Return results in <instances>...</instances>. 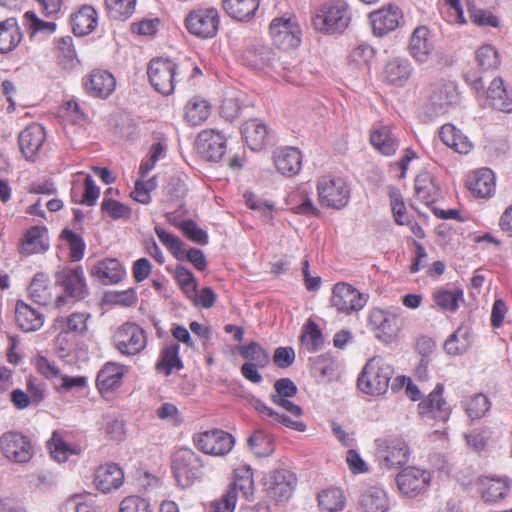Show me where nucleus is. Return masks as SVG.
<instances>
[{
    "label": "nucleus",
    "mask_w": 512,
    "mask_h": 512,
    "mask_svg": "<svg viewBox=\"0 0 512 512\" xmlns=\"http://www.w3.org/2000/svg\"><path fill=\"white\" fill-rule=\"evenodd\" d=\"M227 490H233L236 500L238 492L246 499L253 495L254 480L250 466L241 465L234 469V480Z\"/></svg>",
    "instance_id": "44"
},
{
    "label": "nucleus",
    "mask_w": 512,
    "mask_h": 512,
    "mask_svg": "<svg viewBox=\"0 0 512 512\" xmlns=\"http://www.w3.org/2000/svg\"><path fill=\"white\" fill-rule=\"evenodd\" d=\"M84 86L90 95L107 98L115 90L116 81L110 72L96 69L84 80Z\"/></svg>",
    "instance_id": "25"
},
{
    "label": "nucleus",
    "mask_w": 512,
    "mask_h": 512,
    "mask_svg": "<svg viewBox=\"0 0 512 512\" xmlns=\"http://www.w3.org/2000/svg\"><path fill=\"white\" fill-rule=\"evenodd\" d=\"M119 512H153V508L147 499L132 495L120 502Z\"/></svg>",
    "instance_id": "64"
},
{
    "label": "nucleus",
    "mask_w": 512,
    "mask_h": 512,
    "mask_svg": "<svg viewBox=\"0 0 512 512\" xmlns=\"http://www.w3.org/2000/svg\"><path fill=\"white\" fill-rule=\"evenodd\" d=\"M361 512H388L390 508L386 491L377 485L367 487L360 495Z\"/></svg>",
    "instance_id": "29"
},
{
    "label": "nucleus",
    "mask_w": 512,
    "mask_h": 512,
    "mask_svg": "<svg viewBox=\"0 0 512 512\" xmlns=\"http://www.w3.org/2000/svg\"><path fill=\"white\" fill-rule=\"evenodd\" d=\"M46 138L44 127L33 123L22 130L18 137V144L26 159H32L42 147Z\"/></svg>",
    "instance_id": "26"
},
{
    "label": "nucleus",
    "mask_w": 512,
    "mask_h": 512,
    "mask_svg": "<svg viewBox=\"0 0 512 512\" xmlns=\"http://www.w3.org/2000/svg\"><path fill=\"white\" fill-rule=\"evenodd\" d=\"M394 374L391 363L381 356L368 360L358 377L359 389L368 395L380 396L387 392L389 382Z\"/></svg>",
    "instance_id": "2"
},
{
    "label": "nucleus",
    "mask_w": 512,
    "mask_h": 512,
    "mask_svg": "<svg viewBox=\"0 0 512 512\" xmlns=\"http://www.w3.org/2000/svg\"><path fill=\"white\" fill-rule=\"evenodd\" d=\"M462 407L471 420H477L485 416L491 403L484 394L479 393L462 401Z\"/></svg>",
    "instance_id": "53"
},
{
    "label": "nucleus",
    "mask_w": 512,
    "mask_h": 512,
    "mask_svg": "<svg viewBox=\"0 0 512 512\" xmlns=\"http://www.w3.org/2000/svg\"><path fill=\"white\" fill-rule=\"evenodd\" d=\"M317 191L319 202L329 208L342 209L350 198V189L341 177L323 176L318 180Z\"/></svg>",
    "instance_id": "5"
},
{
    "label": "nucleus",
    "mask_w": 512,
    "mask_h": 512,
    "mask_svg": "<svg viewBox=\"0 0 512 512\" xmlns=\"http://www.w3.org/2000/svg\"><path fill=\"white\" fill-rule=\"evenodd\" d=\"M470 330L460 326L445 342L444 349L451 355L464 353L470 346Z\"/></svg>",
    "instance_id": "52"
},
{
    "label": "nucleus",
    "mask_w": 512,
    "mask_h": 512,
    "mask_svg": "<svg viewBox=\"0 0 512 512\" xmlns=\"http://www.w3.org/2000/svg\"><path fill=\"white\" fill-rule=\"evenodd\" d=\"M242 110L241 95L236 92L227 93L220 107L221 116L227 121L233 122L241 115Z\"/></svg>",
    "instance_id": "57"
},
{
    "label": "nucleus",
    "mask_w": 512,
    "mask_h": 512,
    "mask_svg": "<svg viewBox=\"0 0 512 512\" xmlns=\"http://www.w3.org/2000/svg\"><path fill=\"white\" fill-rule=\"evenodd\" d=\"M210 113V103L199 96L192 97L185 106V120L193 126H198L205 122Z\"/></svg>",
    "instance_id": "46"
},
{
    "label": "nucleus",
    "mask_w": 512,
    "mask_h": 512,
    "mask_svg": "<svg viewBox=\"0 0 512 512\" xmlns=\"http://www.w3.org/2000/svg\"><path fill=\"white\" fill-rule=\"evenodd\" d=\"M310 372L311 375L318 382H330L337 370V361L329 354H322L310 358Z\"/></svg>",
    "instance_id": "39"
},
{
    "label": "nucleus",
    "mask_w": 512,
    "mask_h": 512,
    "mask_svg": "<svg viewBox=\"0 0 512 512\" xmlns=\"http://www.w3.org/2000/svg\"><path fill=\"white\" fill-rule=\"evenodd\" d=\"M61 237L68 243L70 259L72 261H80L84 256L86 247L83 238L70 229H64Z\"/></svg>",
    "instance_id": "60"
},
{
    "label": "nucleus",
    "mask_w": 512,
    "mask_h": 512,
    "mask_svg": "<svg viewBox=\"0 0 512 512\" xmlns=\"http://www.w3.org/2000/svg\"><path fill=\"white\" fill-rule=\"evenodd\" d=\"M179 345L173 343L164 347L160 353L159 360L156 363V370L169 376L174 369L180 370L183 367L179 357Z\"/></svg>",
    "instance_id": "48"
},
{
    "label": "nucleus",
    "mask_w": 512,
    "mask_h": 512,
    "mask_svg": "<svg viewBox=\"0 0 512 512\" xmlns=\"http://www.w3.org/2000/svg\"><path fill=\"white\" fill-rule=\"evenodd\" d=\"M123 367L116 363H107L98 372L96 385L101 393L118 388L123 378Z\"/></svg>",
    "instance_id": "40"
},
{
    "label": "nucleus",
    "mask_w": 512,
    "mask_h": 512,
    "mask_svg": "<svg viewBox=\"0 0 512 512\" xmlns=\"http://www.w3.org/2000/svg\"><path fill=\"white\" fill-rule=\"evenodd\" d=\"M271 38L276 46L283 50L294 49L300 45L301 29L292 17H279L269 26Z\"/></svg>",
    "instance_id": "9"
},
{
    "label": "nucleus",
    "mask_w": 512,
    "mask_h": 512,
    "mask_svg": "<svg viewBox=\"0 0 512 512\" xmlns=\"http://www.w3.org/2000/svg\"><path fill=\"white\" fill-rule=\"evenodd\" d=\"M463 298L461 290H438L433 294L435 304L442 310L455 312L458 302Z\"/></svg>",
    "instance_id": "58"
},
{
    "label": "nucleus",
    "mask_w": 512,
    "mask_h": 512,
    "mask_svg": "<svg viewBox=\"0 0 512 512\" xmlns=\"http://www.w3.org/2000/svg\"><path fill=\"white\" fill-rule=\"evenodd\" d=\"M49 448L52 457L58 462H65L69 454L76 453L61 437V435L54 431L49 441Z\"/></svg>",
    "instance_id": "61"
},
{
    "label": "nucleus",
    "mask_w": 512,
    "mask_h": 512,
    "mask_svg": "<svg viewBox=\"0 0 512 512\" xmlns=\"http://www.w3.org/2000/svg\"><path fill=\"white\" fill-rule=\"evenodd\" d=\"M195 446L205 454L224 456L234 446V438L231 434L220 429L204 431L193 437Z\"/></svg>",
    "instance_id": "12"
},
{
    "label": "nucleus",
    "mask_w": 512,
    "mask_h": 512,
    "mask_svg": "<svg viewBox=\"0 0 512 512\" xmlns=\"http://www.w3.org/2000/svg\"><path fill=\"white\" fill-rule=\"evenodd\" d=\"M137 0H105V7L110 18L126 21L135 12Z\"/></svg>",
    "instance_id": "54"
},
{
    "label": "nucleus",
    "mask_w": 512,
    "mask_h": 512,
    "mask_svg": "<svg viewBox=\"0 0 512 512\" xmlns=\"http://www.w3.org/2000/svg\"><path fill=\"white\" fill-rule=\"evenodd\" d=\"M410 450L407 443L400 438H394L387 442L381 451V457L387 468H399L405 465L409 459Z\"/></svg>",
    "instance_id": "32"
},
{
    "label": "nucleus",
    "mask_w": 512,
    "mask_h": 512,
    "mask_svg": "<svg viewBox=\"0 0 512 512\" xmlns=\"http://www.w3.org/2000/svg\"><path fill=\"white\" fill-rule=\"evenodd\" d=\"M351 20L350 7L343 0L325 2L312 15L315 30L328 35L343 33L349 27Z\"/></svg>",
    "instance_id": "1"
},
{
    "label": "nucleus",
    "mask_w": 512,
    "mask_h": 512,
    "mask_svg": "<svg viewBox=\"0 0 512 512\" xmlns=\"http://www.w3.org/2000/svg\"><path fill=\"white\" fill-rule=\"evenodd\" d=\"M88 313L75 312L68 317H58L55 320V327L67 333L83 334L87 331Z\"/></svg>",
    "instance_id": "51"
},
{
    "label": "nucleus",
    "mask_w": 512,
    "mask_h": 512,
    "mask_svg": "<svg viewBox=\"0 0 512 512\" xmlns=\"http://www.w3.org/2000/svg\"><path fill=\"white\" fill-rule=\"evenodd\" d=\"M468 13L470 21L479 27L489 26L498 28L500 26V21L498 17L495 16L490 11L478 9L475 7H469Z\"/></svg>",
    "instance_id": "63"
},
{
    "label": "nucleus",
    "mask_w": 512,
    "mask_h": 512,
    "mask_svg": "<svg viewBox=\"0 0 512 512\" xmlns=\"http://www.w3.org/2000/svg\"><path fill=\"white\" fill-rule=\"evenodd\" d=\"M469 191L479 198H489L495 192V175L489 168L475 171L467 180Z\"/></svg>",
    "instance_id": "31"
},
{
    "label": "nucleus",
    "mask_w": 512,
    "mask_h": 512,
    "mask_svg": "<svg viewBox=\"0 0 512 512\" xmlns=\"http://www.w3.org/2000/svg\"><path fill=\"white\" fill-rule=\"evenodd\" d=\"M414 188L416 197L426 205L432 204L438 199L439 188L429 172L417 175Z\"/></svg>",
    "instance_id": "47"
},
{
    "label": "nucleus",
    "mask_w": 512,
    "mask_h": 512,
    "mask_svg": "<svg viewBox=\"0 0 512 512\" xmlns=\"http://www.w3.org/2000/svg\"><path fill=\"white\" fill-rule=\"evenodd\" d=\"M240 355L248 360L246 363L264 368L269 363V355L258 343L251 342L240 347Z\"/></svg>",
    "instance_id": "59"
},
{
    "label": "nucleus",
    "mask_w": 512,
    "mask_h": 512,
    "mask_svg": "<svg viewBox=\"0 0 512 512\" xmlns=\"http://www.w3.org/2000/svg\"><path fill=\"white\" fill-rule=\"evenodd\" d=\"M476 486L485 503L495 504L507 497L511 481L506 476L485 475L477 479Z\"/></svg>",
    "instance_id": "15"
},
{
    "label": "nucleus",
    "mask_w": 512,
    "mask_h": 512,
    "mask_svg": "<svg viewBox=\"0 0 512 512\" xmlns=\"http://www.w3.org/2000/svg\"><path fill=\"white\" fill-rule=\"evenodd\" d=\"M28 291L33 301L40 305H48L52 301V289L49 286L48 277L44 273H37L34 276Z\"/></svg>",
    "instance_id": "50"
},
{
    "label": "nucleus",
    "mask_w": 512,
    "mask_h": 512,
    "mask_svg": "<svg viewBox=\"0 0 512 512\" xmlns=\"http://www.w3.org/2000/svg\"><path fill=\"white\" fill-rule=\"evenodd\" d=\"M345 504L346 498L340 488H328L318 494V505L322 512L342 511Z\"/></svg>",
    "instance_id": "49"
},
{
    "label": "nucleus",
    "mask_w": 512,
    "mask_h": 512,
    "mask_svg": "<svg viewBox=\"0 0 512 512\" xmlns=\"http://www.w3.org/2000/svg\"><path fill=\"white\" fill-rule=\"evenodd\" d=\"M47 230L41 226H33L26 231L19 247V252L23 255H32L43 253L49 248L46 238Z\"/></svg>",
    "instance_id": "35"
},
{
    "label": "nucleus",
    "mask_w": 512,
    "mask_h": 512,
    "mask_svg": "<svg viewBox=\"0 0 512 512\" xmlns=\"http://www.w3.org/2000/svg\"><path fill=\"white\" fill-rule=\"evenodd\" d=\"M113 342L121 354L133 356L139 354L146 347L147 335L139 325L126 322L116 329Z\"/></svg>",
    "instance_id": "7"
},
{
    "label": "nucleus",
    "mask_w": 512,
    "mask_h": 512,
    "mask_svg": "<svg viewBox=\"0 0 512 512\" xmlns=\"http://www.w3.org/2000/svg\"><path fill=\"white\" fill-rule=\"evenodd\" d=\"M90 275L103 285H113L124 278L125 268L116 258H104L91 266Z\"/></svg>",
    "instance_id": "21"
},
{
    "label": "nucleus",
    "mask_w": 512,
    "mask_h": 512,
    "mask_svg": "<svg viewBox=\"0 0 512 512\" xmlns=\"http://www.w3.org/2000/svg\"><path fill=\"white\" fill-rule=\"evenodd\" d=\"M412 73V67L406 59H392L384 69V78L387 83L395 86H403L408 81Z\"/></svg>",
    "instance_id": "41"
},
{
    "label": "nucleus",
    "mask_w": 512,
    "mask_h": 512,
    "mask_svg": "<svg viewBox=\"0 0 512 512\" xmlns=\"http://www.w3.org/2000/svg\"><path fill=\"white\" fill-rule=\"evenodd\" d=\"M196 145L205 160L218 162L225 154L226 138L215 130H203L197 136Z\"/></svg>",
    "instance_id": "19"
},
{
    "label": "nucleus",
    "mask_w": 512,
    "mask_h": 512,
    "mask_svg": "<svg viewBox=\"0 0 512 512\" xmlns=\"http://www.w3.org/2000/svg\"><path fill=\"white\" fill-rule=\"evenodd\" d=\"M260 0H223L222 7L232 19L240 22L251 21L259 10Z\"/></svg>",
    "instance_id": "33"
},
{
    "label": "nucleus",
    "mask_w": 512,
    "mask_h": 512,
    "mask_svg": "<svg viewBox=\"0 0 512 512\" xmlns=\"http://www.w3.org/2000/svg\"><path fill=\"white\" fill-rule=\"evenodd\" d=\"M273 161L279 173L291 177L301 170L302 154L295 147H280L273 152Z\"/></svg>",
    "instance_id": "24"
},
{
    "label": "nucleus",
    "mask_w": 512,
    "mask_h": 512,
    "mask_svg": "<svg viewBox=\"0 0 512 512\" xmlns=\"http://www.w3.org/2000/svg\"><path fill=\"white\" fill-rule=\"evenodd\" d=\"M56 284L61 286L65 294L76 300L83 299L88 294L84 271L80 266L65 267L55 275Z\"/></svg>",
    "instance_id": "16"
},
{
    "label": "nucleus",
    "mask_w": 512,
    "mask_h": 512,
    "mask_svg": "<svg viewBox=\"0 0 512 512\" xmlns=\"http://www.w3.org/2000/svg\"><path fill=\"white\" fill-rule=\"evenodd\" d=\"M367 298L352 285L336 283L332 289L331 305L338 313L349 315L364 308Z\"/></svg>",
    "instance_id": "10"
},
{
    "label": "nucleus",
    "mask_w": 512,
    "mask_h": 512,
    "mask_svg": "<svg viewBox=\"0 0 512 512\" xmlns=\"http://www.w3.org/2000/svg\"><path fill=\"white\" fill-rule=\"evenodd\" d=\"M15 320L23 332H34L43 326L45 317L40 310L23 300H18L15 306Z\"/></svg>",
    "instance_id": "27"
},
{
    "label": "nucleus",
    "mask_w": 512,
    "mask_h": 512,
    "mask_svg": "<svg viewBox=\"0 0 512 512\" xmlns=\"http://www.w3.org/2000/svg\"><path fill=\"white\" fill-rule=\"evenodd\" d=\"M22 39V33L15 18L0 22V52L8 53L14 50Z\"/></svg>",
    "instance_id": "42"
},
{
    "label": "nucleus",
    "mask_w": 512,
    "mask_h": 512,
    "mask_svg": "<svg viewBox=\"0 0 512 512\" xmlns=\"http://www.w3.org/2000/svg\"><path fill=\"white\" fill-rule=\"evenodd\" d=\"M368 322L375 337L384 343L394 341L403 325L402 319L394 311L381 308H373L370 311Z\"/></svg>",
    "instance_id": "6"
},
{
    "label": "nucleus",
    "mask_w": 512,
    "mask_h": 512,
    "mask_svg": "<svg viewBox=\"0 0 512 512\" xmlns=\"http://www.w3.org/2000/svg\"><path fill=\"white\" fill-rule=\"evenodd\" d=\"M491 106L503 113H512V89L501 77L494 78L487 91Z\"/></svg>",
    "instance_id": "30"
},
{
    "label": "nucleus",
    "mask_w": 512,
    "mask_h": 512,
    "mask_svg": "<svg viewBox=\"0 0 512 512\" xmlns=\"http://www.w3.org/2000/svg\"><path fill=\"white\" fill-rule=\"evenodd\" d=\"M147 74L151 85L163 95H170L175 88L176 64L170 59H152Z\"/></svg>",
    "instance_id": "8"
},
{
    "label": "nucleus",
    "mask_w": 512,
    "mask_h": 512,
    "mask_svg": "<svg viewBox=\"0 0 512 512\" xmlns=\"http://www.w3.org/2000/svg\"><path fill=\"white\" fill-rule=\"evenodd\" d=\"M251 405L264 419H270L272 422L280 423L285 427L300 432H303L306 429V425L302 421L295 420L292 417L286 416L284 414H280L279 412L268 407L260 399H253L251 401Z\"/></svg>",
    "instance_id": "38"
},
{
    "label": "nucleus",
    "mask_w": 512,
    "mask_h": 512,
    "mask_svg": "<svg viewBox=\"0 0 512 512\" xmlns=\"http://www.w3.org/2000/svg\"><path fill=\"white\" fill-rule=\"evenodd\" d=\"M408 50L415 61L419 63L429 61L434 50V44L427 27L418 26L414 29L410 36Z\"/></svg>",
    "instance_id": "23"
},
{
    "label": "nucleus",
    "mask_w": 512,
    "mask_h": 512,
    "mask_svg": "<svg viewBox=\"0 0 512 512\" xmlns=\"http://www.w3.org/2000/svg\"><path fill=\"white\" fill-rule=\"evenodd\" d=\"M101 210L113 220H127L131 217L130 207L113 199L104 198L101 203Z\"/></svg>",
    "instance_id": "62"
},
{
    "label": "nucleus",
    "mask_w": 512,
    "mask_h": 512,
    "mask_svg": "<svg viewBox=\"0 0 512 512\" xmlns=\"http://www.w3.org/2000/svg\"><path fill=\"white\" fill-rule=\"evenodd\" d=\"M186 30L199 39H212L219 31L220 14L215 7L191 10L184 19Z\"/></svg>",
    "instance_id": "3"
},
{
    "label": "nucleus",
    "mask_w": 512,
    "mask_h": 512,
    "mask_svg": "<svg viewBox=\"0 0 512 512\" xmlns=\"http://www.w3.org/2000/svg\"><path fill=\"white\" fill-rule=\"evenodd\" d=\"M249 449L258 457H267L274 451L272 437L264 430L255 431L247 440Z\"/></svg>",
    "instance_id": "55"
},
{
    "label": "nucleus",
    "mask_w": 512,
    "mask_h": 512,
    "mask_svg": "<svg viewBox=\"0 0 512 512\" xmlns=\"http://www.w3.org/2000/svg\"><path fill=\"white\" fill-rule=\"evenodd\" d=\"M296 482L293 472L286 469L275 470L266 483L267 493L277 502L288 501L293 494Z\"/></svg>",
    "instance_id": "18"
},
{
    "label": "nucleus",
    "mask_w": 512,
    "mask_h": 512,
    "mask_svg": "<svg viewBox=\"0 0 512 512\" xmlns=\"http://www.w3.org/2000/svg\"><path fill=\"white\" fill-rule=\"evenodd\" d=\"M372 32L377 37H383L395 31L403 22V13L398 6L388 5L369 14Z\"/></svg>",
    "instance_id": "17"
},
{
    "label": "nucleus",
    "mask_w": 512,
    "mask_h": 512,
    "mask_svg": "<svg viewBox=\"0 0 512 512\" xmlns=\"http://www.w3.org/2000/svg\"><path fill=\"white\" fill-rule=\"evenodd\" d=\"M124 481L122 469L115 463L100 466L95 473L94 484L103 493L118 489Z\"/></svg>",
    "instance_id": "28"
},
{
    "label": "nucleus",
    "mask_w": 512,
    "mask_h": 512,
    "mask_svg": "<svg viewBox=\"0 0 512 512\" xmlns=\"http://www.w3.org/2000/svg\"><path fill=\"white\" fill-rule=\"evenodd\" d=\"M275 54L268 46L257 45L248 47L243 54L244 63L256 70H263L270 66Z\"/></svg>",
    "instance_id": "43"
},
{
    "label": "nucleus",
    "mask_w": 512,
    "mask_h": 512,
    "mask_svg": "<svg viewBox=\"0 0 512 512\" xmlns=\"http://www.w3.org/2000/svg\"><path fill=\"white\" fill-rule=\"evenodd\" d=\"M172 468L178 485L189 487L202 475L201 457L190 448H180L173 456Z\"/></svg>",
    "instance_id": "4"
},
{
    "label": "nucleus",
    "mask_w": 512,
    "mask_h": 512,
    "mask_svg": "<svg viewBox=\"0 0 512 512\" xmlns=\"http://www.w3.org/2000/svg\"><path fill=\"white\" fill-rule=\"evenodd\" d=\"M439 137L446 146L459 154H467L473 147L468 137L450 123L444 124L440 128Z\"/></svg>",
    "instance_id": "37"
},
{
    "label": "nucleus",
    "mask_w": 512,
    "mask_h": 512,
    "mask_svg": "<svg viewBox=\"0 0 512 512\" xmlns=\"http://www.w3.org/2000/svg\"><path fill=\"white\" fill-rule=\"evenodd\" d=\"M458 100L459 94L453 82L436 83L430 87L427 108L431 115L438 116L445 113Z\"/></svg>",
    "instance_id": "13"
},
{
    "label": "nucleus",
    "mask_w": 512,
    "mask_h": 512,
    "mask_svg": "<svg viewBox=\"0 0 512 512\" xmlns=\"http://www.w3.org/2000/svg\"><path fill=\"white\" fill-rule=\"evenodd\" d=\"M274 388L275 393L271 394V401L290 413L291 416L299 418L302 415V408L289 400L298 391L294 382L289 378H281L274 383Z\"/></svg>",
    "instance_id": "22"
},
{
    "label": "nucleus",
    "mask_w": 512,
    "mask_h": 512,
    "mask_svg": "<svg viewBox=\"0 0 512 512\" xmlns=\"http://www.w3.org/2000/svg\"><path fill=\"white\" fill-rule=\"evenodd\" d=\"M431 476L426 470L409 467L397 475L399 490L408 496H416L424 492L430 484Z\"/></svg>",
    "instance_id": "20"
},
{
    "label": "nucleus",
    "mask_w": 512,
    "mask_h": 512,
    "mask_svg": "<svg viewBox=\"0 0 512 512\" xmlns=\"http://www.w3.org/2000/svg\"><path fill=\"white\" fill-rule=\"evenodd\" d=\"M98 23L97 11L90 5H83L71 15L73 33L77 36H85L95 30Z\"/></svg>",
    "instance_id": "36"
},
{
    "label": "nucleus",
    "mask_w": 512,
    "mask_h": 512,
    "mask_svg": "<svg viewBox=\"0 0 512 512\" xmlns=\"http://www.w3.org/2000/svg\"><path fill=\"white\" fill-rule=\"evenodd\" d=\"M476 61L482 71H492L499 67L500 59L496 48L485 44L476 50Z\"/></svg>",
    "instance_id": "56"
},
{
    "label": "nucleus",
    "mask_w": 512,
    "mask_h": 512,
    "mask_svg": "<svg viewBox=\"0 0 512 512\" xmlns=\"http://www.w3.org/2000/svg\"><path fill=\"white\" fill-rule=\"evenodd\" d=\"M443 392V385L437 384L427 398L419 403V414L424 420L446 422L449 419L451 408L443 398Z\"/></svg>",
    "instance_id": "14"
},
{
    "label": "nucleus",
    "mask_w": 512,
    "mask_h": 512,
    "mask_svg": "<svg viewBox=\"0 0 512 512\" xmlns=\"http://www.w3.org/2000/svg\"><path fill=\"white\" fill-rule=\"evenodd\" d=\"M241 132L246 144L253 151L262 150L268 143V127L257 119L246 121Z\"/></svg>",
    "instance_id": "34"
},
{
    "label": "nucleus",
    "mask_w": 512,
    "mask_h": 512,
    "mask_svg": "<svg viewBox=\"0 0 512 512\" xmlns=\"http://www.w3.org/2000/svg\"><path fill=\"white\" fill-rule=\"evenodd\" d=\"M0 450L8 460L15 463H26L33 455L29 438L17 431H8L0 436Z\"/></svg>",
    "instance_id": "11"
},
{
    "label": "nucleus",
    "mask_w": 512,
    "mask_h": 512,
    "mask_svg": "<svg viewBox=\"0 0 512 512\" xmlns=\"http://www.w3.org/2000/svg\"><path fill=\"white\" fill-rule=\"evenodd\" d=\"M370 142L376 150L385 156L393 155L398 148L397 138L388 126H381L373 130Z\"/></svg>",
    "instance_id": "45"
}]
</instances>
